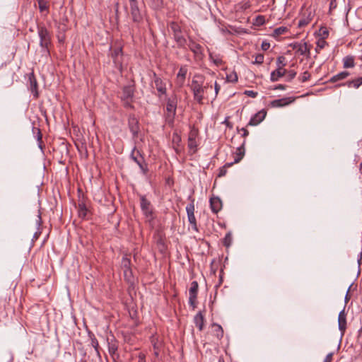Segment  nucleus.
Returning <instances> with one entry per match:
<instances>
[{"mask_svg": "<svg viewBox=\"0 0 362 362\" xmlns=\"http://www.w3.org/2000/svg\"><path fill=\"white\" fill-rule=\"evenodd\" d=\"M360 171L362 173V162L360 164Z\"/></svg>", "mask_w": 362, "mask_h": 362, "instance_id": "774afa93", "label": "nucleus"}, {"mask_svg": "<svg viewBox=\"0 0 362 362\" xmlns=\"http://www.w3.org/2000/svg\"><path fill=\"white\" fill-rule=\"evenodd\" d=\"M62 28H61L63 32H65L67 29L66 25L65 24H62Z\"/></svg>", "mask_w": 362, "mask_h": 362, "instance_id": "e2e57ef3", "label": "nucleus"}, {"mask_svg": "<svg viewBox=\"0 0 362 362\" xmlns=\"http://www.w3.org/2000/svg\"><path fill=\"white\" fill-rule=\"evenodd\" d=\"M245 141L243 143L242 146L237 148V151L235 153V156L234 157V161L233 162L234 163H237L240 162L242 158H243L245 155Z\"/></svg>", "mask_w": 362, "mask_h": 362, "instance_id": "c756f323", "label": "nucleus"}, {"mask_svg": "<svg viewBox=\"0 0 362 362\" xmlns=\"http://www.w3.org/2000/svg\"><path fill=\"white\" fill-rule=\"evenodd\" d=\"M220 89H221L220 86L217 83V82H215V84H214L215 96H214V99H215L217 97Z\"/></svg>", "mask_w": 362, "mask_h": 362, "instance_id": "603ef678", "label": "nucleus"}, {"mask_svg": "<svg viewBox=\"0 0 362 362\" xmlns=\"http://www.w3.org/2000/svg\"><path fill=\"white\" fill-rule=\"evenodd\" d=\"M232 240L233 238L231 233H227L223 240V245L226 246V247H229L232 243Z\"/></svg>", "mask_w": 362, "mask_h": 362, "instance_id": "e433bc0d", "label": "nucleus"}, {"mask_svg": "<svg viewBox=\"0 0 362 362\" xmlns=\"http://www.w3.org/2000/svg\"><path fill=\"white\" fill-rule=\"evenodd\" d=\"M194 322L199 329L202 331L204 325V317L202 311H199L194 317Z\"/></svg>", "mask_w": 362, "mask_h": 362, "instance_id": "a878e982", "label": "nucleus"}, {"mask_svg": "<svg viewBox=\"0 0 362 362\" xmlns=\"http://www.w3.org/2000/svg\"><path fill=\"white\" fill-rule=\"evenodd\" d=\"M199 284L197 281H194L191 283L189 290V304L194 310L197 306V294H198Z\"/></svg>", "mask_w": 362, "mask_h": 362, "instance_id": "9d476101", "label": "nucleus"}, {"mask_svg": "<svg viewBox=\"0 0 362 362\" xmlns=\"http://www.w3.org/2000/svg\"><path fill=\"white\" fill-rule=\"evenodd\" d=\"M130 158L139 165L142 173L146 175L148 172V164L140 151L134 147L130 154Z\"/></svg>", "mask_w": 362, "mask_h": 362, "instance_id": "0eeeda50", "label": "nucleus"}, {"mask_svg": "<svg viewBox=\"0 0 362 362\" xmlns=\"http://www.w3.org/2000/svg\"><path fill=\"white\" fill-rule=\"evenodd\" d=\"M188 148L189 149V151L192 154L196 153L197 148V143L196 139H188V144H187Z\"/></svg>", "mask_w": 362, "mask_h": 362, "instance_id": "c9c22d12", "label": "nucleus"}, {"mask_svg": "<svg viewBox=\"0 0 362 362\" xmlns=\"http://www.w3.org/2000/svg\"><path fill=\"white\" fill-rule=\"evenodd\" d=\"M296 76V71L294 70L286 71V81L288 82L291 81Z\"/></svg>", "mask_w": 362, "mask_h": 362, "instance_id": "a19ab883", "label": "nucleus"}, {"mask_svg": "<svg viewBox=\"0 0 362 362\" xmlns=\"http://www.w3.org/2000/svg\"><path fill=\"white\" fill-rule=\"evenodd\" d=\"M264 62V55L262 54H257L255 56V59L252 62L254 64H262Z\"/></svg>", "mask_w": 362, "mask_h": 362, "instance_id": "37998d69", "label": "nucleus"}, {"mask_svg": "<svg viewBox=\"0 0 362 362\" xmlns=\"http://www.w3.org/2000/svg\"><path fill=\"white\" fill-rule=\"evenodd\" d=\"M348 291H349V288L348 289ZM348 293H349V291H347L346 295L345 296V301L346 302H347L349 300V298L348 297Z\"/></svg>", "mask_w": 362, "mask_h": 362, "instance_id": "338daca9", "label": "nucleus"}, {"mask_svg": "<svg viewBox=\"0 0 362 362\" xmlns=\"http://www.w3.org/2000/svg\"><path fill=\"white\" fill-rule=\"evenodd\" d=\"M240 131L243 132V137H246L249 134L248 131L245 128H242Z\"/></svg>", "mask_w": 362, "mask_h": 362, "instance_id": "4d7b16f0", "label": "nucleus"}, {"mask_svg": "<svg viewBox=\"0 0 362 362\" xmlns=\"http://www.w3.org/2000/svg\"><path fill=\"white\" fill-rule=\"evenodd\" d=\"M39 10L41 13L46 12L48 13L49 12V1L47 0H37Z\"/></svg>", "mask_w": 362, "mask_h": 362, "instance_id": "2f4dec72", "label": "nucleus"}, {"mask_svg": "<svg viewBox=\"0 0 362 362\" xmlns=\"http://www.w3.org/2000/svg\"><path fill=\"white\" fill-rule=\"evenodd\" d=\"M361 260H362V252H360L359 258L358 259V263L359 265L361 264Z\"/></svg>", "mask_w": 362, "mask_h": 362, "instance_id": "680f3d73", "label": "nucleus"}, {"mask_svg": "<svg viewBox=\"0 0 362 362\" xmlns=\"http://www.w3.org/2000/svg\"><path fill=\"white\" fill-rule=\"evenodd\" d=\"M58 39L60 42H63L64 40V36H62V37L58 36Z\"/></svg>", "mask_w": 362, "mask_h": 362, "instance_id": "0e129e2a", "label": "nucleus"}, {"mask_svg": "<svg viewBox=\"0 0 362 362\" xmlns=\"http://www.w3.org/2000/svg\"><path fill=\"white\" fill-rule=\"evenodd\" d=\"M332 357H333V353L328 354L324 362H332Z\"/></svg>", "mask_w": 362, "mask_h": 362, "instance_id": "5fc2aeb1", "label": "nucleus"}, {"mask_svg": "<svg viewBox=\"0 0 362 362\" xmlns=\"http://www.w3.org/2000/svg\"><path fill=\"white\" fill-rule=\"evenodd\" d=\"M309 22H310L309 19L302 18V19L299 20L298 23V27L303 28V27L307 25L309 23Z\"/></svg>", "mask_w": 362, "mask_h": 362, "instance_id": "49530a36", "label": "nucleus"}, {"mask_svg": "<svg viewBox=\"0 0 362 362\" xmlns=\"http://www.w3.org/2000/svg\"><path fill=\"white\" fill-rule=\"evenodd\" d=\"M261 47H262V50L267 51V50H268L269 49L270 44H269V42H268L267 41H264L262 43Z\"/></svg>", "mask_w": 362, "mask_h": 362, "instance_id": "8fccbe9b", "label": "nucleus"}, {"mask_svg": "<svg viewBox=\"0 0 362 362\" xmlns=\"http://www.w3.org/2000/svg\"><path fill=\"white\" fill-rule=\"evenodd\" d=\"M129 6L138 4L137 0H129Z\"/></svg>", "mask_w": 362, "mask_h": 362, "instance_id": "bf43d9fd", "label": "nucleus"}, {"mask_svg": "<svg viewBox=\"0 0 362 362\" xmlns=\"http://www.w3.org/2000/svg\"><path fill=\"white\" fill-rule=\"evenodd\" d=\"M291 47L293 50H296V52L299 53L300 55L306 56L307 57H310V46L308 45L307 42H294L289 45Z\"/></svg>", "mask_w": 362, "mask_h": 362, "instance_id": "f8f14e48", "label": "nucleus"}, {"mask_svg": "<svg viewBox=\"0 0 362 362\" xmlns=\"http://www.w3.org/2000/svg\"><path fill=\"white\" fill-rule=\"evenodd\" d=\"M135 90L136 88L134 81H132V83L124 86L122 88V90L119 93L118 96L124 108L134 110V106L132 103L134 102Z\"/></svg>", "mask_w": 362, "mask_h": 362, "instance_id": "f03ea898", "label": "nucleus"}, {"mask_svg": "<svg viewBox=\"0 0 362 362\" xmlns=\"http://www.w3.org/2000/svg\"><path fill=\"white\" fill-rule=\"evenodd\" d=\"M355 66L354 57L346 56L343 59V67L344 69L353 68Z\"/></svg>", "mask_w": 362, "mask_h": 362, "instance_id": "7c9ffc66", "label": "nucleus"}, {"mask_svg": "<svg viewBox=\"0 0 362 362\" xmlns=\"http://www.w3.org/2000/svg\"><path fill=\"white\" fill-rule=\"evenodd\" d=\"M89 336L91 340V345L94 348L98 356H100L99 343L93 333L89 332Z\"/></svg>", "mask_w": 362, "mask_h": 362, "instance_id": "473e14b6", "label": "nucleus"}, {"mask_svg": "<svg viewBox=\"0 0 362 362\" xmlns=\"http://www.w3.org/2000/svg\"><path fill=\"white\" fill-rule=\"evenodd\" d=\"M172 142L173 145V148L176 151L177 153H180L182 151V147L180 146L181 143V136L177 133H173Z\"/></svg>", "mask_w": 362, "mask_h": 362, "instance_id": "393cba45", "label": "nucleus"}, {"mask_svg": "<svg viewBox=\"0 0 362 362\" xmlns=\"http://www.w3.org/2000/svg\"><path fill=\"white\" fill-rule=\"evenodd\" d=\"M141 208L144 214L146 216H151L152 214V210L151 209V203L144 196L141 197Z\"/></svg>", "mask_w": 362, "mask_h": 362, "instance_id": "aec40b11", "label": "nucleus"}, {"mask_svg": "<svg viewBox=\"0 0 362 362\" xmlns=\"http://www.w3.org/2000/svg\"><path fill=\"white\" fill-rule=\"evenodd\" d=\"M286 74V70L285 69H281L280 67H277L276 69L273 71L270 75V80L272 82H276L279 81V79Z\"/></svg>", "mask_w": 362, "mask_h": 362, "instance_id": "4be33fe9", "label": "nucleus"}, {"mask_svg": "<svg viewBox=\"0 0 362 362\" xmlns=\"http://www.w3.org/2000/svg\"><path fill=\"white\" fill-rule=\"evenodd\" d=\"M362 85V76L356 78L355 79L349 81L346 83H343L341 84L337 85V86H346L349 88H358Z\"/></svg>", "mask_w": 362, "mask_h": 362, "instance_id": "b1692460", "label": "nucleus"}, {"mask_svg": "<svg viewBox=\"0 0 362 362\" xmlns=\"http://www.w3.org/2000/svg\"><path fill=\"white\" fill-rule=\"evenodd\" d=\"M131 261L130 259L127 257H124L122 259V267L125 269L124 274H126L127 272H132L131 270Z\"/></svg>", "mask_w": 362, "mask_h": 362, "instance_id": "72a5a7b5", "label": "nucleus"}, {"mask_svg": "<svg viewBox=\"0 0 362 362\" xmlns=\"http://www.w3.org/2000/svg\"><path fill=\"white\" fill-rule=\"evenodd\" d=\"M233 165V163H226L223 167L219 169L218 177H223L226 175L227 168H230Z\"/></svg>", "mask_w": 362, "mask_h": 362, "instance_id": "4c0bfd02", "label": "nucleus"}, {"mask_svg": "<svg viewBox=\"0 0 362 362\" xmlns=\"http://www.w3.org/2000/svg\"><path fill=\"white\" fill-rule=\"evenodd\" d=\"M226 80L228 82L235 83L238 81V76L235 73H232L229 75H227Z\"/></svg>", "mask_w": 362, "mask_h": 362, "instance_id": "c03bdc74", "label": "nucleus"}, {"mask_svg": "<svg viewBox=\"0 0 362 362\" xmlns=\"http://www.w3.org/2000/svg\"><path fill=\"white\" fill-rule=\"evenodd\" d=\"M221 59H217V60H215L214 62L216 64L218 65L221 63Z\"/></svg>", "mask_w": 362, "mask_h": 362, "instance_id": "69168bd1", "label": "nucleus"}, {"mask_svg": "<svg viewBox=\"0 0 362 362\" xmlns=\"http://www.w3.org/2000/svg\"><path fill=\"white\" fill-rule=\"evenodd\" d=\"M124 8L131 18L133 23H134L137 28H139L144 22V14L142 11L139 8L138 4L124 6Z\"/></svg>", "mask_w": 362, "mask_h": 362, "instance_id": "39448f33", "label": "nucleus"}, {"mask_svg": "<svg viewBox=\"0 0 362 362\" xmlns=\"http://www.w3.org/2000/svg\"><path fill=\"white\" fill-rule=\"evenodd\" d=\"M189 39V42L188 44V47L189 49L195 54V55H202L203 52L202 47L194 42L192 38Z\"/></svg>", "mask_w": 362, "mask_h": 362, "instance_id": "5701e85b", "label": "nucleus"}, {"mask_svg": "<svg viewBox=\"0 0 362 362\" xmlns=\"http://www.w3.org/2000/svg\"><path fill=\"white\" fill-rule=\"evenodd\" d=\"M210 206L213 213L217 214L222 209V202L218 197H213L210 198Z\"/></svg>", "mask_w": 362, "mask_h": 362, "instance_id": "6ab92c4d", "label": "nucleus"}, {"mask_svg": "<svg viewBox=\"0 0 362 362\" xmlns=\"http://www.w3.org/2000/svg\"><path fill=\"white\" fill-rule=\"evenodd\" d=\"M265 23V18H264V16H257L256 18H255V24L256 25H262Z\"/></svg>", "mask_w": 362, "mask_h": 362, "instance_id": "79ce46f5", "label": "nucleus"}, {"mask_svg": "<svg viewBox=\"0 0 362 362\" xmlns=\"http://www.w3.org/2000/svg\"><path fill=\"white\" fill-rule=\"evenodd\" d=\"M311 75L310 74L306 71L305 72H303L302 76H300L299 78V80L302 82V83H304V82H306L307 81H308L310 78Z\"/></svg>", "mask_w": 362, "mask_h": 362, "instance_id": "a18cd8bd", "label": "nucleus"}, {"mask_svg": "<svg viewBox=\"0 0 362 362\" xmlns=\"http://www.w3.org/2000/svg\"><path fill=\"white\" fill-rule=\"evenodd\" d=\"M211 330L213 334L218 339H221L223 337V329L222 327L216 323L211 325Z\"/></svg>", "mask_w": 362, "mask_h": 362, "instance_id": "bb28decb", "label": "nucleus"}, {"mask_svg": "<svg viewBox=\"0 0 362 362\" xmlns=\"http://www.w3.org/2000/svg\"><path fill=\"white\" fill-rule=\"evenodd\" d=\"M197 136V132L196 130H192L190 131L189 134L188 139H196V137Z\"/></svg>", "mask_w": 362, "mask_h": 362, "instance_id": "3c124183", "label": "nucleus"}, {"mask_svg": "<svg viewBox=\"0 0 362 362\" xmlns=\"http://www.w3.org/2000/svg\"><path fill=\"white\" fill-rule=\"evenodd\" d=\"M338 326L341 334L343 335L346 329V315L343 309L338 316Z\"/></svg>", "mask_w": 362, "mask_h": 362, "instance_id": "a211bd4d", "label": "nucleus"}, {"mask_svg": "<svg viewBox=\"0 0 362 362\" xmlns=\"http://www.w3.org/2000/svg\"><path fill=\"white\" fill-rule=\"evenodd\" d=\"M327 45V42L324 39H320L317 42V47L315 48L316 52L319 53L320 51L325 47Z\"/></svg>", "mask_w": 362, "mask_h": 362, "instance_id": "ea45409f", "label": "nucleus"}, {"mask_svg": "<svg viewBox=\"0 0 362 362\" xmlns=\"http://www.w3.org/2000/svg\"><path fill=\"white\" fill-rule=\"evenodd\" d=\"M122 57V48L121 47H115L111 52V57L116 67L122 69V61L120 59Z\"/></svg>", "mask_w": 362, "mask_h": 362, "instance_id": "4468645a", "label": "nucleus"}, {"mask_svg": "<svg viewBox=\"0 0 362 362\" xmlns=\"http://www.w3.org/2000/svg\"><path fill=\"white\" fill-rule=\"evenodd\" d=\"M212 88V86L206 83L204 85V76L197 74L193 77L190 89L193 93L194 100L199 105L204 104L205 93L208 88Z\"/></svg>", "mask_w": 362, "mask_h": 362, "instance_id": "f257e3e1", "label": "nucleus"}, {"mask_svg": "<svg viewBox=\"0 0 362 362\" xmlns=\"http://www.w3.org/2000/svg\"><path fill=\"white\" fill-rule=\"evenodd\" d=\"M194 199H192L191 202L188 204L186 206V211L187 214V219L190 225L192 226V229L198 232V226L197 223V219L194 216Z\"/></svg>", "mask_w": 362, "mask_h": 362, "instance_id": "1a4fd4ad", "label": "nucleus"}, {"mask_svg": "<svg viewBox=\"0 0 362 362\" xmlns=\"http://www.w3.org/2000/svg\"><path fill=\"white\" fill-rule=\"evenodd\" d=\"M286 88V85L279 84V85L274 86L272 89V90H285Z\"/></svg>", "mask_w": 362, "mask_h": 362, "instance_id": "864d4df0", "label": "nucleus"}, {"mask_svg": "<svg viewBox=\"0 0 362 362\" xmlns=\"http://www.w3.org/2000/svg\"><path fill=\"white\" fill-rule=\"evenodd\" d=\"M37 217H38V220L37 221V225L40 226H41V224H42V218H41V214H40V213H39V214H38Z\"/></svg>", "mask_w": 362, "mask_h": 362, "instance_id": "13d9d810", "label": "nucleus"}, {"mask_svg": "<svg viewBox=\"0 0 362 362\" xmlns=\"http://www.w3.org/2000/svg\"><path fill=\"white\" fill-rule=\"evenodd\" d=\"M349 75H350V74L349 71H341V72L333 76L332 77H331L330 79L329 80V82L335 83L338 81L344 80V79L346 78Z\"/></svg>", "mask_w": 362, "mask_h": 362, "instance_id": "cd10ccee", "label": "nucleus"}, {"mask_svg": "<svg viewBox=\"0 0 362 362\" xmlns=\"http://www.w3.org/2000/svg\"><path fill=\"white\" fill-rule=\"evenodd\" d=\"M267 115V111L265 110H261L256 114H255L250 119L248 125L256 126L262 122Z\"/></svg>", "mask_w": 362, "mask_h": 362, "instance_id": "dca6fc26", "label": "nucleus"}, {"mask_svg": "<svg viewBox=\"0 0 362 362\" xmlns=\"http://www.w3.org/2000/svg\"><path fill=\"white\" fill-rule=\"evenodd\" d=\"M329 35V32L327 30H323L322 35L325 37H327Z\"/></svg>", "mask_w": 362, "mask_h": 362, "instance_id": "052dcab7", "label": "nucleus"}, {"mask_svg": "<svg viewBox=\"0 0 362 362\" xmlns=\"http://www.w3.org/2000/svg\"><path fill=\"white\" fill-rule=\"evenodd\" d=\"M151 86L153 88H156L157 90V95L159 98H161L163 95H166V83L155 72L152 73Z\"/></svg>", "mask_w": 362, "mask_h": 362, "instance_id": "423d86ee", "label": "nucleus"}, {"mask_svg": "<svg viewBox=\"0 0 362 362\" xmlns=\"http://www.w3.org/2000/svg\"><path fill=\"white\" fill-rule=\"evenodd\" d=\"M37 34L40 37V46L47 54H49V46L52 43L51 34L42 24L37 25Z\"/></svg>", "mask_w": 362, "mask_h": 362, "instance_id": "20e7f679", "label": "nucleus"}, {"mask_svg": "<svg viewBox=\"0 0 362 362\" xmlns=\"http://www.w3.org/2000/svg\"><path fill=\"white\" fill-rule=\"evenodd\" d=\"M36 131H37V139L39 141V146L40 148H42L41 143L42 142V133H41L40 129L36 128Z\"/></svg>", "mask_w": 362, "mask_h": 362, "instance_id": "09e8293b", "label": "nucleus"}, {"mask_svg": "<svg viewBox=\"0 0 362 362\" xmlns=\"http://www.w3.org/2000/svg\"><path fill=\"white\" fill-rule=\"evenodd\" d=\"M286 65V57L284 56H279L276 59V66L277 67H280L281 69H284V66Z\"/></svg>", "mask_w": 362, "mask_h": 362, "instance_id": "58836bf2", "label": "nucleus"}, {"mask_svg": "<svg viewBox=\"0 0 362 362\" xmlns=\"http://www.w3.org/2000/svg\"><path fill=\"white\" fill-rule=\"evenodd\" d=\"M295 100V97H287L274 100L270 103V106L272 107H282L293 103Z\"/></svg>", "mask_w": 362, "mask_h": 362, "instance_id": "2eb2a0df", "label": "nucleus"}, {"mask_svg": "<svg viewBox=\"0 0 362 362\" xmlns=\"http://www.w3.org/2000/svg\"><path fill=\"white\" fill-rule=\"evenodd\" d=\"M139 362H146L145 355L143 354H140L139 356Z\"/></svg>", "mask_w": 362, "mask_h": 362, "instance_id": "6e6d98bb", "label": "nucleus"}, {"mask_svg": "<svg viewBox=\"0 0 362 362\" xmlns=\"http://www.w3.org/2000/svg\"><path fill=\"white\" fill-rule=\"evenodd\" d=\"M244 94L247 95L248 97H251L252 98H255L257 96V92H255V91H253V90H246L244 91Z\"/></svg>", "mask_w": 362, "mask_h": 362, "instance_id": "de8ad7c7", "label": "nucleus"}, {"mask_svg": "<svg viewBox=\"0 0 362 362\" xmlns=\"http://www.w3.org/2000/svg\"><path fill=\"white\" fill-rule=\"evenodd\" d=\"M88 212V209H87L85 203L83 202H81L78 203V214L80 218H86Z\"/></svg>", "mask_w": 362, "mask_h": 362, "instance_id": "c85d7f7f", "label": "nucleus"}, {"mask_svg": "<svg viewBox=\"0 0 362 362\" xmlns=\"http://www.w3.org/2000/svg\"><path fill=\"white\" fill-rule=\"evenodd\" d=\"M168 27L172 32L177 47L180 49H186L187 40L182 34L181 26L177 22L171 21L168 23Z\"/></svg>", "mask_w": 362, "mask_h": 362, "instance_id": "7ed1b4c3", "label": "nucleus"}, {"mask_svg": "<svg viewBox=\"0 0 362 362\" xmlns=\"http://www.w3.org/2000/svg\"><path fill=\"white\" fill-rule=\"evenodd\" d=\"M187 73V69L185 66H181L177 74L176 83L180 87L183 86Z\"/></svg>", "mask_w": 362, "mask_h": 362, "instance_id": "412c9836", "label": "nucleus"}, {"mask_svg": "<svg viewBox=\"0 0 362 362\" xmlns=\"http://www.w3.org/2000/svg\"><path fill=\"white\" fill-rule=\"evenodd\" d=\"M288 31V29L287 27L281 26V27H279V28L274 29L272 36L274 37H276L281 35H283V34L287 33Z\"/></svg>", "mask_w": 362, "mask_h": 362, "instance_id": "f704fd0d", "label": "nucleus"}, {"mask_svg": "<svg viewBox=\"0 0 362 362\" xmlns=\"http://www.w3.org/2000/svg\"><path fill=\"white\" fill-rule=\"evenodd\" d=\"M28 81H29V90L31 91L33 95L34 98L37 99L39 98V92H38V83L34 72H31L28 75Z\"/></svg>", "mask_w": 362, "mask_h": 362, "instance_id": "ddd939ff", "label": "nucleus"}, {"mask_svg": "<svg viewBox=\"0 0 362 362\" xmlns=\"http://www.w3.org/2000/svg\"><path fill=\"white\" fill-rule=\"evenodd\" d=\"M128 127L132 134L134 139H137L139 132V122L134 114H130L128 117Z\"/></svg>", "mask_w": 362, "mask_h": 362, "instance_id": "9b49d317", "label": "nucleus"}, {"mask_svg": "<svg viewBox=\"0 0 362 362\" xmlns=\"http://www.w3.org/2000/svg\"><path fill=\"white\" fill-rule=\"evenodd\" d=\"M177 109V99L176 96L174 95L171 98H168L166 100V110L168 112L166 119H169L171 122H173Z\"/></svg>", "mask_w": 362, "mask_h": 362, "instance_id": "6e6552de", "label": "nucleus"}, {"mask_svg": "<svg viewBox=\"0 0 362 362\" xmlns=\"http://www.w3.org/2000/svg\"><path fill=\"white\" fill-rule=\"evenodd\" d=\"M107 346H108V351L113 359H115V356L117 358L119 357V354L117 353L118 345L117 342L115 340V337H112L111 339H107Z\"/></svg>", "mask_w": 362, "mask_h": 362, "instance_id": "f3484780", "label": "nucleus"}]
</instances>
